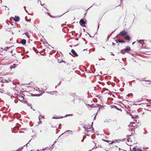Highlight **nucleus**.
Instances as JSON below:
<instances>
[{
	"mask_svg": "<svg viewBox=\"0 0 151 151\" xmlns=\"http://www.w3.org/2000/svg\"><path fill=\"white\" fill-rule=\"evenodd\" d=\"M134 140V136L132 135H130L129 136L127 141L129 142H132Z\"/></svg>",
	"mask_w": 151,
	"mask_h": 151,
	"instance_id": "nucleus-2",
	"label": "nucleus"
},
{
	"mask_svg": "<svg viewBox=\"0 0 151 151\" xmlns=\"http://www.w3.org/2000/svg\"><path fill=\"white\" fill-rule=\"evenodd\" d=\"M48 147H47V148H45V149H42V150H46L47 149V150H48Z\"/></svg>",
	"mask_w": 151,
	"mask_h": 151,
	"instance_id": "nucleus-25",
	"label": "nucleus"
},
{
	"mask_svg": "<svg viewBox=\"0 0 151 151\" xmlns=\"http://www.w3.org/2000/svg\"><path fill=\"white\" fill-rule=\"evenodd\" d=\"M142 81H146V82H147L148 83H151V81H150V80H148V81L142 80Z\"/></svg>",
	"mask_w": 151,
	"mask_h": 151,
	"instance_id": "nucleus-16",
	"label": "nucleus"
},
{
	"mask_svg": "<svg viewBox=\"0 0 151 151\" xmlns=\"http://www.w3.org/2000/svg\"><path fill=\"white\" fill-rule=\"evenodd\" d=\"M48 15L51 17H52L51 14H50L49 13H48Z\"/></svg>",
	"mask_w": 151,
	"mask_h": 151,
	"instance_id": "nucleus-21",
	"label": "nucleus"
},
{
	"mask_svg": "<svg viewBox=\"0 0 151 151\" xmlns=\"http://www.w3.org/2000/svg\"><path fill=\"white\" fill-rule=\"evenodd\" d=\"M94 147H93L91 148V150H92L93 148Z\"/></svg>",
	"mask_w": 151,
	"mask_h": 151,
	"instance_id": "nucleus-27",
	"label": "nucleus"
},
{
	"mask_svg": "<svg viewBox=\"0 0 151 151\" xmlns=\"http://www.w3.org/2000/svg\"><path fill=\"white\" fill-rule=\"evenodd\" d=\"M71 52L75 56L77 57L78 56V55L77 53L76 52L75 50L73 49H72L71 50Z\"/></svg>",
	"mask_w": 151,
	"mask_h": 151,
	"instance_id": "nucleus-9",
	"label": "nucleus"
},
{
	"mask_svg": "<svg viewBox=\"0 0 151 151\" xmlns=\"http://www.w3.org/2000/svg\"><path fill=\"white\" fill-rule=\"evenodd\" d=\"M118 41L120 42H121V43H124L125 42L123 40H122V39H119L118 40Z\"/></svg>",
	"mask_w": 151,
	"mask_h": 151,
	"instance_id": "nucleus-14",
	"label": "nucleus"
},
{
	"mask_svg": "<svg viewBox=\"0 0 151 151\" xmlns=\"http://www.w3.org/2000/svg\"><path fill=\"white\" fill-rule=\"evenodd\" d=\"M85 130H86L87 132H89V131H90L89 130H88V128L87 129V128H85Z\"/></svg>",
	"mask_w": 151,
	"mask_h": 151,
	"instance_id": "nucleus-19",
	"label": "nucleus"
},
{
	"mask_svg": "<svg viewBox=\"0 0 151 151\" xmlns=\"http://www.w3.org/2000/svg\"><path fill=\"white\" fill-rule=\"evenodd\" d=\"M105 141H106V142H108L109 143V144H112L113 143H114V142L113 141H108L107 140H105Z\"/></svg>",
	"mask_w": 151,
	"mask_h": 151,
	"instance_id": "nucleus-13",
	"label": "nucleus"
},
{
	"mask_svg": "<svg viewBox=\"0 0 151 151\" xmlns=\"http://www.w3.org/2000/svg\"><path fill=\"white\" fill-rule=\"evenodd\" d=\"M115 108L117 109H118L119 110V109L116 106H115Z\"/></svg>",
	"mask_w": 151,
	"mask_h": 151,
	"instance_id": "nucleus-24",
	"label": "nucleus"
},
{
	"mask_svg": "<svg viewBox=\"0 0 151 151\" xmlns=\"http://www.w3.org/2000/svg\"><path fill=\"white\" fill-rule=\"evenodd\" d=\"M124 50L125 51V52L126 51L127 52H128L130 51L131 48L129 46H127L126 47V48L124 49Z\"/></svg>",
	"mask_w": 151,
	"mask_h": 151,
	"instance_id": "nucleus-6",
	"label": "nucleus"
},
{
	"mask_svg": "<svg viewBox=\"0 0 151 151\" xmlns=\"http://www.w3.org/2000/svg\"><path fill=\"white\" fill-rule=\"evenodd\" d=\"M112 44L113 45H114L115 44L114 43V42H112Z\"/></svg>",
	"mask_w": 151,
	"mask_h": 151,
	"instance_id": "nucleus-26",
	"label": "nucleus"
},
{
	"mask_svg": "<svg viewBox=\"0 0 151 151\" xmlns=\"http://www.w3.org/2000/svg\"><path fill=\"white\" fill-rule=\"evenodd\" d=\"M137 117H138V116H137L136 117V118H137Z\"/></svg>",
	"mask_w": 151,
	"mask_h": 151,
	"instance_id": "nucleus-28",
	"label": "nucleus"
},
{
	"mask_svg": "<svg viewBox=\"0 0 151 151\" xmlns=\"http://www.w3.org/2000/svg\"><path fill=\"white\" fill-rule=\"evenodd\" d=\"M125 39L127 40H130V37L128 35H126L125 37Z\"/></svg>",
	"mask_w": 151,
	"mask_h": 151,
	"instance_id": "nucleus-12",
	"label": "nucleus"
},
{
	"mask_svg": "<svg viewBox=\"0 0 151 151\" xmlns=\"http://www.w3.org/2000/svg\"><path fill=\"white\" fill-rule=\"evenodd\" d=\"M26 41L25 39H23L21 41V43L23 45H25L26 43Z\"/></svg>",
	"mask_w": 151,
	"mask_h": 151,
	"instance_id": "nucleus-11",
	"label": "nucleus"
},
{
	"mask_svg": "<svg viewBox=\"0 0 151 151\" xmlns=\"http://www.w3.org/2000/svg\"><path fill=\"white\" fill-rule=\"evenodd\" d=\"M26 35H27V37L28 38H29V35H27V34H26Z\"/></svg>",
	"mask_w": 151,
	"mask_h": 151,
	"instance_id": "nucleus-22",
	"label": "nucleus"
},
{
	"mask_svg": "<svg viewBox=\"0 0 151 151\" xmlns=\"http://www.w3.org/2000/svg\"><path fill=\"white\" fill-rule=\"evenodd\" d=\"M20 19V18L19 17L17 16H15V17L14 18L13 20L15 22H17L19 21Z\"/></svg>",
	"mask_w": 151,
	"mask_h": 151,
	"instance_id": "nucleus-5",
	"label": "nucleus"
},
{
	"mask_svg": "<svg viewBox=\"0 0 151 151\" xmlns=\"http://www.w3.org/2000/svg\"><path fill=\"white\" fill-rule=\"evenodd\" d=\"M132 151H142V150L139 148H137L136 147H134L133 148Z\"/></svg>",
	"mask_w": 151,
	"mask_h": 151,
	"instance_id": "nucleus-8",
	"label": "nucleus"
},
{
	"mask_svg": "<svg viewBox=\"0 0 151 151\" xmlns=\"http://www.w3.org/2000/svg\"><path fill=\"white\" fill-rule=\"evenodd\" d=\"M44 118V116H42L41 115H40L38 117V119L39 120V121L38 122V124H41L42 123V121H41V120L42 118Z\"/></svg>",
	"mask_w": 151,
	"mask_h": 151,
	"instance_id": "nucleus-4",
	"label": "nucleus"
},
{
	"mask_svg": "<svg viewBox=\"0 0 151 151\" xmlns=\"http://www.w3.org/2000/svg\"><path fill=\"white\" fill-rule=\"evenodd\" d=\"M79 23L81 25H82V24H86V22L84 21L83 19H81L80 20Z\"/></svg>",
	"mask_w": 151,
	"mask_h": 151,
	"instance_id": "nucleus-7",
	"label": "nucleus"
},
{
	"mask_svg": "<svg viewBox=\"0 0 151 151\" xmlns=\"http://www.w3.org/2000/svg\"><path fill=\"white\" fill-rule=\"evenodd\" d=\"M17 65L15 64H14L12 65H11L10 66V69H12L13 68H15L17 66Z\"/></svg>",
	"mask_w": 151,
	"mask_h": 151,
	"instance_id": "nucleus-10",
	"label": "nucleus"
},
{
	"mask_svg": "<svg viewBox=\"0 0 151 151\" xmlns=\"http://www.w3.org/2000/svg\"><path fill=\"white\" fill-rule=\"evenodd\" d=\"M127 33L128 32L127 31L123 30L120 33L119 35L122 36H124L127 35Z\"/></svg>",
	"mask_w": 151,
	"mask_h": 151,
	"instance_id": "nucleus-3",
	"label": "nucleus"
},
{
	"mask_svg": "<svg viewBox=\"0 0 151 151\" xmlns=\"http://www.w3.org/2000/svg\"><path fill=\"white\" fill-rule=\"evenodd\" d=\"M94 144V142H92L91 143V145H93V146Z\"/></svg>",
	"mask_w": 151,
	"mask_h": 151,
	"instance_id": "nucleus-23",
	"label": "nucleus"
},
{
	"mask_svg": "<svg viewBox=\"0 0 151 151\" xmlns=\"http://www.w3.org/2000/svg\"><path fill=\"white\" fill-rule=\"evenodd\" d=\"M54 22L52 20L49 22V24L48 25L47 28L49 30H52L53 26V24Z\"/></svg>",
	"mask_w": 151,
	"mask_h": 151,
	"instance_id": "nucleus-1",
	"label": "nucleus"
},
{
	"mask_svg": "<svg viewBox=\"0 0 151 151\" xmlns=\"http://www.w3.org/2000/svg\"><path fill=\"white\" fill-rule=\"evenodd\" d=\"M134 42H133V44H134Z\"/></svg>",
	"mask_w": 151,
	"mask_h": 151,
	"instance_id": "nucleus-29",
	"label": "nucleus"
},
{
	"mask_svg": "<svg viewBox=\"0 0 151 151\" xmlns=\"http://www.w3.org/2000/svg\"><path fill=\"white\" fill-rule=\"evenodd\" d=\"M73 116V115L72 114H68V115H66L65 116Z\"/></svg>",
	"mask_w": 151,
	"mask_h": 151,
	"instance_id": "nucleus-18",
	"label": "nucleus"
},
{
	"mask_svg": "<svg viewBox=\"0 0 151 151\" xmlns=\"http://www.w3.org/2000/svg\"><path fill=\"white\" fill-rule=\"evenodd\" d=\"M121 52L123 54H125V51L124 50V49L122 50Z\"/></svg>",
	"mask_w": 151,
	"mask_h": 151,
	"instance_id": "nucleus-15",
	"label": "nucleus"
},
{
	"mask_svg": "<svg viewBox=\"0 0 151 151\" xmlns=\"http://www.w3.org/2000/svg\"><path fill=\"white\" fill-rule=\"evenodd\" d=\"M48 15L51 17H52L51 14H50L49 13H48Z\"/></svg>",
	"mask_w": 151,
	"mask_h": 151,
	"instance_id": "nucleus-20",
	"label": "nucleus"
},
{
	"mask_svg": "<svg viewBox=\"0 0 151 151\" xmlns=\"http://www.w3.org/2000/svg\"><path fill=\"white\" fill-rule=\"evenodd\" d=\"M144 42V40H139L138 41V42H140L141 43H142Z\"/></svg>",
	"mask_w": 151,
	"mask_h": 151,
	"instance_id": "nucleus-17",
	"label": "nucleus"
}]
</instances>
